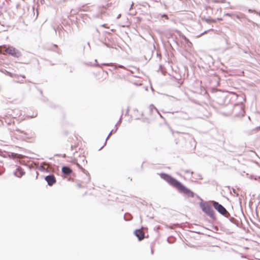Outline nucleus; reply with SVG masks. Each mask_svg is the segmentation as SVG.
<instances>
[{"label": "nucleus", "mask_w": 260, "mask_h": 260, "mask_svg": "<svg viewBox=\"0 0 260 260\" xmlns=\"http://www.w3.org/2000/svg\"><path fill=\"white\" fill-rule=\"evenodd\" d=\"M206 22L208 23H215L216 21L215 19L208 18L206 19Z\"/></svg>", "instance_id": "obj_10"}, {"label": "nucleus", "mask_w": 260, "mask_h": 260, "mask_svg": "<svg viewBox=\"0 0 260 260\" xmlns=\"http://www.w3.org/2000/svg\"><path fill=\"white\" fill-rule=\"evenodd\" d=\"M214 208L217 210L220 213L223 215H225L228 213L226 210L218 203L214 202L213 203Z\"/></svg>", "instance_id": "obj_2"}, {"label": "nucleus", "mask_w": 260, "mask_h": 260, "mask_svg": "<svg viewBox=\"0 0 260 260\" xmlns=\"http://www.w3.org/2000/svg\"><path fill=\"white\" fill-rule=\"evenodd\" d=\"M135 235L138 238L139 240H141L144 238V232L142 230H137L135 232Z\"/></svg>", "instance_id": "obj_7"}, {"label": "nucleus", "mask_w": 260, "mask_h": 260, "mask_svg": "<svg viewBox=\"0 0 260 260\" xmlns=\"http://www.w3.org/2000/svg\"><path fill=\"white\" fill-rule=\"evenodd\" d=\"M45 180L49 186L53 185L56 182V179L53 175H48L45 177Z\"/></svg>", "instance_id": "obj_5"}, {"label": "nucleus", "mask_w": 260, "mask_h": 260, "mask_svg": "<svg viewBox=\"0 0 260 260\" xmlns=\"http://www.w3.org/2000/svg\"><path fill=\"white\" fill-rule=\"evenodd\" d=\"M19 111H18L17 113L16 114H15V115H13L12 114H11L13 117H16L17 116H18L19 115Z\"/></svg>", "instance_id": "obj_11"}, {"label": "nucleus", "mask_w": 260, "mask_h": 260, "mask_svg": "<svg viewBox=\"0 0 260 260\" xmlns=\"http://www.w3.org/2000/svg\"><path fill=\"white\" fill-rule=\"evenodd\" d=\"M167 177V180L171 184L177 188L180 191L187 194L188 196L193 197V193L189 189L185 187L180 182L177 180L171 177L170 176L165 175Z\"/></svg>", "instance_id": "obj_1"}, {"label": "nucleus", "mask_w": 260, "mask_h": 260, "mask_svg": "<svg viewBox=\"0 0 260 260\" xmlns=\"http://www.w3.org/2000/svg\"><path fill=\"white\" fill-rule=\"evenodd\" d=\"M62 172L64 174L70 175L72 173V170L68 167H63L62 168Z\"/></svg>", "instance_id": "obj_9"}, {"label": "nucleus", "mask_w": 260, "mask_h": 260, "mask_svg": "<svg viewBox=\"0 0 260 260\" xmlns=\"http://www.w3.org/2000/svg\"><path fill=\"white\" fill-rule=\"evenodd\" d=\"M259 178V179L260 180V176L259 177V178Z\"/></svg>", "instance_id": "obj_15"}, {"label": "nucleus", "mask_w": 260, "mask_h": 260, "mask_svg": "<svg viewBox=\"0 0 260 260\" xmlns=\"http://www.w3.org/2000/svg\"><path fill=\"white\" fill-rule=\"evenodd\" d=\"M217 20L219 21H221V20H222V18H218Z\"/></svg>", "instance_id": "obj_12"}, {"label": "nucleus", "mask_w": 260, "mask_h": 260, "mask_svg": "<svg viewBox=\"0 0 260 260\" xmlns=\"http://www.w3.org/2000/svg\"><path fill=\"white\" fill-rule=\"evenodd\" d=\"M77 161L78 165L81 164L84 165L87 164V160H86V157L84 155H79L78 157L76 158Z\"/></svg>", "instance_id": "obj_6"}, {"label": "nucleus", "mask_w": 260, "mask_h": 260, "mask_svg": "<svg viewBox=\"0 0 260 260\" xmlns=\"http://www.w3.org/2000/svg\"><path fill=\"white\" fill-rule=\"evenodd\" d=\"M185 172H186V173H189V171H186Z\"/></svg>", "instance_id": "obj_14"}, {"label": "nucleus", "mask_w": 260, "mask_h": 260, "mask_svg": "<svg viewBox=\"0 0 260 260\" xmlns=\"http://www.w3.org/2000/svg\"><path fill=\"white\" fill-rule=\"evenodd\" d=\"M14 174L16 176L18 177H21L24 174V172L21 168L18 167L16 169Z\"/></svg>", "instance_id": "obj_8"}, {"label": "nucleus", "mask_w": 260, "mask_h": 260, "mask_svg": "<svg viewBox=\"0 0 260 260\" xmlns=\"http://www.w3.org/2000/svg\"><path fill=\"white\" fill-rule=\"evenodd\" d=\"M165 18H166L167 19H168V17L167 15H164Z\"/></svg>", "instance_id": "obj_13"}, {"label": "nucleus", "mask_w": 260, "mask_h": 260, "mask_svg": "<svg viewBox=\"0 0 260 260\" xmlns=\"http://www.w3.org/2000/svg\"><path fill=\"white\" fill-rule=\"evenodd\" d=\"M5 51L6 53L16 57H18L20 55V52L13 47H8V48H6Z\"/></svg>", "instance_id": "obj_3"}, {"label": "nucleus", "mask_w": 260, "mask_h": 260, "mask_svg": "<svg viewBox=\"0 0 260 260\" xmlns=\"http://www.w3.org/2000/svg\"><path fill=\"white\" fill-rule=\"evenodd\" d=\"M202 210L211 217L214 215V211L212 207L208 204H203L201 206Z\"/></svg>", "instance_id": "obj_4"}]
</instances>
